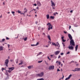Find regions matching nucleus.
Masks as SVG:
<instances>
[{
  "mask_svg": "<svg viewBox=\"0 0 80 80\" xmlns=\"http://www.w3.org/2000/svg\"><path fill=\"white\" fill-rule=\"evenodd\" d=\"M47 25H48L49 28H48V30H50V29H52L53 28L52 25H51L50 23H48L47 24Z\"/></svg>",
  "mask_w": 80,
  "mask_h": 80,
  "instance_id": "f257e3e1",
  "label": "nucleus"
},
{
  "mask_svg": "<svg viewBox=\"0 0 80 80\" xmlns=\"http://www.w3.org/2000/svg\"><path fill=\"white\" fill-rule=\"evenodd\" d=\"M43 75H44V73L42 72L40 74H37L36 76H37V77H42V76H43Z\"/></svg>",
  "mask_w": 80,
  "mask_h": 80,
  "instance_id": "f03ea898",
  "label": "nucleus"
},
{
  "mask_svg": "<svg viewBox=\"0 0 80 80\" xmlns=\"http://www.w3.org/2000/svg\"><path fill=\"white\" fill-rule=\"evenodd\" d=\"M70 45L72 46H75V42L73 39L71 40L70 41Z\"/></svg>",
  "mask_w": 80,
  "mask_h": 80,
  "instance_id": "7ed1b4c3",
  "label": "nucleus"
},
{
  "mask_svg": "<svg viewBox=\"0 0 80 80\" xmlns=\"http://www.w3.org/2000/svg\"><path fill=\"white\" fill-rule=\"evenodd\" d=\"M9 62V60H8V59H7L5 60V64L6 66L7 67H8V64Z\"/></svg>",
  "mask_w": 80,
  "mask_h": 80,
  "instance_id": "20e7f679",
  "label": "nucleus"
},
{
  "mask_svg": "<svg viewBox=\"0 0 80 80\" xmlns=\"http://www.w3.org/2000/svg\"><path fill=\"white\" fill-rule=\"evenodd\" d=\"M48 69L49 70H53L54 69V66L53 65L50 66Z\"/></svg>",
  "mask_w": 80,
  "mask_h": 80,
  "instance_id": "39448f33",
  "label": "nucleus"
},
{
  "mask_svg": "<svg viewBox=\"0 0 80 80\" xmlns=\"http://www.w3.org/2000/svg\"><path fill=\"white\" fill-rule=\"evenodd\" d=\"M51 6L52 7H55V3H54V2H53V1H52V0H51Z\"/></svg>",
  "mask_w": 80,
  "mask_h": 80,
  "instance_id": "423d86ee",
  "label": "nucleus"
},
{
  "mask_svg": "<svg viewBox=\"0 0 80 80\" xmlns=\"http://www.w3.org/2000/svg\"><path fill=\"white\" fill-rule=\"evenodd\" d=\"M68 48L69 50H73L74 48L73 46H69Z\"/></svg>",
  "mask_w": 80,
  "mask_h": 80,
  "instance_id": "0eeeda50",
  "label": "nucleus"
},
{
  "mask_svg": "<svg viewBox=\"0 0 80 80\" xmlns=\"http://www.w3.org/2000/svg\"><path fill=\"white\" fill-rule=\"evenodd\" d=\"M60 51H56L54 52V54L55 55H57L58 54H59V53H60Z\"/></svg>",
  "mask_w": 80,
  "mask_h": 80,
  "instance_id": "6e6552de",
  "label": "nucleus"
},
{
  "mask_svg": "<svg viewBox=\"0 0 80 80\" xmlns=\"http://www.w3.org/2000/svg\"><path fill=\"white\" fill-rule=\"evenodd\" d=\"M68 37L71 40H72V35H71V34H68Z\"/></svg>",
  "mask_w": 80,
  "mask_h": 80,
  "instance_id": "1a4fd4ad",
  "label": "nucleus"
},
{
  "mask_svg": "<svg viewBox=\"0 0 80 80\" xmlns=\"http://www.w3.org/2000/svg\"><path fill=\"white\" fill-rule=\"evenodd\" d=\"M64 38V36H62V37H61V39H62L63 42H66V40H64V39H63Z\"/></svg>",
  "mask_w": 80,
  "mask_h": 80,
  "instance_id": "9d476101",
  "label": "nucleus"
},
{
  "mask_svg": "<svg viewBox=\"0 0 80 80\" xmlns=\"http://www.w3.org/2000/svg\"><path fill=\"white\" fill-rule=\"evenodd\" d=\"M37 4L38 7H40L41 6V3H40V2H39V1L37 2Z\"/></svg>",
  "mask_w": 80,
  "mask_h": 80,
  "instance_id": "9b49d317",
  "label": "nucleus"
},
{
  "mask_svg": "<svg viewBox=\"0 0 80 80\" xmlns=\"http://www.w3.org/2000/svg\"><path fill=\"white\" fill-rule=\"evenodd\" d=\"M76 71L77 72H80V68H76Z\"/></svg>",
  "mask_w": 80,
  "mask_h": 80,
  "instance_id": "f8f14e48",
  "label": "nucleus"
},
{
  "mask_svg": "<svg viewBox=\"0 0 80 80\" xmlns=\"http://www.w3.org/2000/svg\"><path fill=\"white\" fill-rule=\"evenodd\" d=\"M8 69L9 70H11V71H12V70H14V67L9 68Z\"/></svg>",
  "mask_w": 80,
  "mask_h": 80,
  "instance_id": "ddd939ff",
  "label": "nucleus"
},
{
  "mask_svg": "<svg viewBox=\"0 0 80 80\" xmlns=\"http://www.w3.org/2000/svg\"><path fill=\"white\" fill-rule=\"evenodd\" d=\"M48 38L49 40L51 41V38H50V35H48Z\"/></svg>",
  "mask_w": 80,
  "mask_h": 80,
  "instance_id": "4468645a",
  "label": "nucleus"
},
{
  "mask_svg": "<svg viewBox=\"0 0 80 80\" xmlns=\"http://www.w3.org/2000/svg\"><path fill=\"white\" fill-rule=\"evenodd\" d=\"M20 62H21V63L19 64V65H22V64H23V61L22 60H21L20 61Z\"/></svg>",
  "mask_w": 80,
  "mask_h": 80,
  "instance_id": "2eb2a0df",
  "label": "nucleus"
},
{
  "mask_svg": "<svg viewBox=\"0 0 80 80\" xmlns=\"http://www.w3.org/2000/svg\"><path fill=\"white\" fill-rule=\"evenodd\" d=\"M78 45H77L75 47V51H76V52L77 51V50L78 49Z\"/></svg>",
  "mask_w": 80,
  "mask_h": 80,
  "instance_id": "dca6fc26",
  "label": "nucleus"
},
{
  "mask_svg": "<svg viewBox=\"0 0 80 80\" xmlns=\"http://www.w3.org/2000/svg\"><path fill=\"white\" fill-rule=\"evenodd\" d=\"M52 45H54L55 47H57V44L54 42H52Z\"/></svg>",
  "mask_w": 80,
  "mask_h": 80,
  "instance_id": "f3484780",
  "label": "nucleus"
},
{
  "mask_svg": "<svg viewBox=\"0 0 80 80\" xmlns=\"http://www.w3.org/2000/svg\"><path fill=\"white\" fill-rule=\"evenodd\" d=\"M42 52H40L39 53H38L37 55V57H38V56L39 55H40L41 54H42Z\"/></svg>",
  "mask_w": 80,
  "mask_h": 80,
  "instance_id": "a211bd4d",
  "label": "nucleus"
},
{
  "mask_svg": "<svg viewBox=\"0 0 80 80\" xmlns=\"http://www.w3.org/2000/svg\"><path fill=\"white\" fill-rule=\"evenodd\" d=\"M57 47H60V44H59V43H58V42L57 43Z\"/></svg>",
  "mask_w": 80,
  "mask_h": 80,
  "instance_id": "6ab92c4d",
  "label": "nucleus"
},
{
  "mask_svg": "<svg viewBox=\"0 0 80 80\" xmlns=\"http://www.w3.org/2000/svg\"><path fill=\"white\" fill-rule=\"evenodd\" d=\"M3 48L2 46H0V51L3 50Z\"/></svg>",
  "mask_w": 80,
  "mask_h": 80,
  "instance_id": "aec40b11",
  "label": "nucleus"
},
{
  "mask_svg": "<svg viewBox=\"0 0 80 80\" xmlns=\"http://www.w3.org/2000/svg\"><path fill=\"white\" fill-rule=\"evenodd\" d=\"M46 17H47V19H48L49 18H50V16H49V15L48 14L47 15H46Z\"/></svg>",
  "mask_w": 80,
  "mask_h": 80,
  "instance_id": "412c9836",
  "label": "nucleus"
},
{
  "mask_svg": "<svg viewBox=\"0 0 80 80\" xmlns=\"http://www.w3.org/2000/svg\"><path fill=\"white\" fill-rule=\"evenodd\" d=\"M5 74L6 75H7L8 77H9V74H8V72H6Z\"/></svg>",
  "mask_w": 80,
  "mask_h": 80,
  "instance_id": "4be33fe9",
  "label": "nucleus"
},
{
  "mask_svg": "<svg viewBox=\"0 0 80 80\" xmlns=\"http://www.w3.org/2000/svg\"><path fill=\"white\" fill-rule=\"evenodd\" d=\"M23 40H24V41H27V37H26L24 38H23Z\"/></svg>",
  "mask_w": 80,
  "mask_h": 80,
  "instance_id": "5701e85b",
  "label": "nucleus"
},
{
  "mask_svg": "<svg viewBox=\"0 0 80 80\" xmlns=\"http://www.w3.org/2000/svg\"><path fill=\"white\" fill-rule=\"evenodd\" d=\"M50 18L52 19H54V16H51Z\"/></svg>",
  "mask_w": 80,
  "mask_h": 80,
  "instance_id": "b1692460",
  "label": "nucleus"
},
{
  "mask_svg": "<svg viewBox=\"0 0 80 80\" xmlns=\"http://www.w3.org/2000/svg\"><path fill=\"white\" fill-rule=\"evenodd\" d=\"M32 66H28V69H30V68H32Z\"/></svg>",
  "mask_w": 80,
  "mask_h": 80,
  "instance_id": "393cba45",
  "label": "nucleus"
},
{
  "mask_svg": "<svg viewBox=\"0 0 80 80\" xmlns=\"http://www.w3.org/2000/svg\"><path fill=\"white\" fill-rule=\"evenodd\" d=\"M37 80H44V79L43 78H41L40 79H37Z\"/></svg>",
  "mask_w": 80,
  "mask_h": 80,
  "instance_id": "a878e982",
  "label": "nucleus"
},
{
  "mask_svg": "<svg viewBox=\"0 0 80 80\" xmlns=\"http://www.w3.org/2000/svg\"><path fill=\"white\" fill-rule=\"evenodd\" d=\"M72 71H73V72H77L76 68H75L74 69V70H71Z\"/></svg>",
  "mask_w": 80,
  "mask_h": 80,
  "instance_id": "bb28decb",
  "label": "nucleus"
},
{
  "mask_svg": "<svg viewBox=\"0 0 80 80\" xmlns=\"http://www.w3.org/2000/svg\"><path fill=\"white\" fill-rule=\"evenodd\" d=\"M39 45V42H37L36 45H35L36 46H37V45Z\"/></svg>",
  "mask_w": 80,
  "mask_h": 80,
  "instance_id": "cd10ccee",
  "label": "nucleus"
},
{
  "mask_svg": "<svg viewBox=\"0 0 80 80\" xmlns=\"http://www.w3.org/2000/svg\"><path fill=\"white\" fill-rule=\"evenodd\" d=\"M71 77H72V75H71V74H70V75H69V76H68V78H69V79H70Z\"/></svg>",
  "mask_w": 80,
  "mask_h": 80,
  "instance_id": "c85d7f7f",
  "label": "nucleus"
},
{
  "mask_svg": "<svg viewBox=\"0 0 80 80\" xmlns=\"http://www.w3.org/2000/svg\"><path fill=\"white\" fill-rule=\"evenodd\" d=\"M16 61L17 63H18V59H16Z\"/></svg>",
  "mask_w": 80,
  "mask_h": 80,
  "instance_id": "c756f323",
  "label": "nucleus"
},
{
  "mask_svg": "<svg viewBox=\"0 0 80 80\" xmlns=\"http://www.w3.org/2000/svg\"><path fill=\"white\" fill-rule=\"evenodd\" d=\"M45 63H46V64L47 65H48V63H47V62L46 61H45Z\"/></svg>",
  "mask_w": 80,
  "mask_h": 80,
  "instance_id": "7c9ffc66",
  "label": "nucleus"
},
{
  "mask_svg": "<svg viewBox=\"0 0 80 80\" xmlns=\"http://www.w3.org/2000/svg\"><path fill=\"white\" fill-rule=\"evenodd\" d=\"M69 79H70V78H68V77L67 78H66V79H65V80H68Z\"/></svg>",
  "mask_w": 80,
  "mask_h": 80,
  "instance_id": "2f4dec72",
  "label": "nucleus"
},
{
  "mask_svg": "<svg viewBox=\"0 0 80 80\" xmlns=\"http://www.w3.org/2000/svg\"><path fill=\"white\" fill-rule=\"evenodd\" d=\"M31 46H32V47H34L36 46H35V45H34V44H31Z\"/></svg>",
  "mask_w": 80,
  "mask_h": 80,
  "instance_id": "473e14b6",
  "label": "nucleus"
},
{
  "mask_svg": "<svg viewBox=\"0 0 80 80\" xmlns=\"http://www.w3.org/2000/svg\"><path fill=\"white\" fill-rule=\"evenodd\" d=\"M38 63H41V62H42V61H39L38 62Z\"/></svg>",
  "mask_w": 80,
  "mask_h": 80,
  "instance_id": "72a5a7b5",
  "label": "nucleus"
},
{
  "mask_svg": "<svg viewBox=\"0 0 80 80\" xmlns=\"http://www.w3.org/2000/svg\"><path fill=\"white\" fill-rule=\"evenodd\" d=\"M11 12L12 13V14H15V12L12 11Z\"/></svg>",
  "mask_w": 80,
  "mask_h": 80,
  "instance_id": "f704fd0d",
  "label": "nucleus"
},
{
  "mask_svg": "<svg viewBox=\"0 0 80 80\" xmlns=\"http://www.w3.org/2000/svg\"><path fill=\"white\" fill-rule=\"evenodd\" d=\"M67 55H68V54H70V52H68L67 53H66Z\"/></svg>",
  "mask_w": 80,
  "mask_h": 80,
  "instance_id": "c9c22d12",
  "label": "nucleus"
},
{
  "mask_svg": "<svg viewBox=\"0 0 80 80\" xmlns=\"http://www.w3.org/2000/svg\"><path fill=\"white\" fill-rule=\"evenodd\" d=\"M7 71L8 72V73H10V72H12V71H10V70H8Z\"/></svg>",
  "mask_w": 80,
  "mask_h": 80,
  "instance_id": "e433bc0d",
  "label": "nucleus"
},
{
  "mask_svg": "<svg viewBox=\"0 0 80 80\" xmlns=\"http://www.w3.org/2000/svg\"><path fill=\"white\" fill-rule=\"evenodd\" d=\"M5 39H3L2 40V42H4V41H5Z\"/></svg>",
  "mask_w": 80,
  "mask_h": 80,
  "instance_id": "4c0bfd02",
  "label": "nucleus"
},
{
  "mask_svg": "<svg viewBox=\"0 0 80 80\" xmlns=\"http://www.w3.org/2000/svg\"><path fill=\"white\" fill-rule=\"evenodd\" d=\"M9 39H10V38L7 37H6V40H9Z\"/></svg>",
  "mask_w": 80,
  "mask_h": 80,
  "instance_id": "58836bf2",
  "label": "nucleus"
},
{
  "mask_svg": "<svg viewBox=\"0 0 80 80\" xmlns=\"http://www.w3.org/2000/svg\"><path fill=\"white\" fill-rule=\"evenodd\" d=\"M63 78H64V76H63V74H62V77L61 78L62 79H63Z\"/></svg>",
  "mask_w": 80,
  "mask_h": 80,
  "instance_id": "ea45409f",
  "label": "nucleus"
},
{
  "mask_svg": "<svg viewBox=\"0 0 80 80\" xmlns=\"http://www.w3.org/2000/svg\"><path fill=\"white\" fill-rule=\"evenodd\" d=\"M63 78H64V76H63V74H62V77L61 78L62 79H63Z\"/></svg>",
  "mask_w": 80,
  "mask_h": 80,
  "instance_id": "a19ab883",
  "label": "nucleus"
},
{
  "mask_svg": "<svg viewBox=\"0 0 80 80\" xmlns=\"http://www.w3.org/2000/svg\"><path fill=\"white\" fill-rule=\"evenodd\" d=\"M60 70L59 68H58L57 72H60Z\"/></svg>",
  "mask_w": 80,
  "mask_h": 80,
  "instance_id": "79ce46f5",
  "label": "nucleus"
},
{
  "mask_svg": "<svg viewBox=\"0 0 80 80\" xmlns=\"http://www.w3.org/2000/svg\"><path fill=\"white\" fill-rule=\"evenodd\" d=\"M3 70H5V69L4 68H2V72H3Z\"/></svg>",
  "mask_w": 80,
  "mask_h": 80,
  "instance_id": "37998d69",
  "label": "nucleus"
},
{
  "mask_svg": "<svg viewBox=\"0 0 80 80\" xmlns=\"http://www.w3.org/2000/svg\"><path fill=\"white\" fill-rule=\"evenodd\" d=\"M18 13H21V11H18Z\"/></svg>",
  "mask_w": 80,
  "mask_h": 80,
  "instance_id": "c03bdc74",
  "label": "nucleus"
},
{
  "mask_svg": "<svg viewBox=\"0 0 80 80\" xmlns=\"http://www.w3.org/2000/svg\"><path fill=\"white\" fill-rule=\"evenodd\" d=\"M48 58L49 60H51V59L49 58V57H48Z\"/></svg>",
  "mask_w": 80,
  "mask_h": 80,
  "instance_id": "a18cd8bd",
  "label": "nucleus"
},
{
  "mask_svg": "<svg viewBox=\"0 0 80 80\" xmlns=\"http://www.w3.org/2000/svg\"><path fill=\"white\" fill-rule=\"evenodd\" d=\"M69 30H70V28H71V26L69 25Z\"/></svg>",
  "mask_w": 80,
  "mask_h": 80,
  "instance_id": "49530a36",
  "label": "nucleus"
},
{
  "mask_svg": "<svg viewBox=\"0 0 80 80\" xmlns=\"http://www.w3.org/2000/svg\"><path fill=\"white\" fill-rule=\"evenodd\" d=\"M63 54H64V53H61V55H63Z\"/></svg>",
  "mask_w": 80,
  "mask_h": 80,
  "instance_id": "de8ad7c7",
  "label": "nucleus"
},
{
  "mask_svg": "<svg viewBox=\"0 0 80 80\" xmlns=\"http://www.w3.org/2000/svg\"><path fill=\"white\" fill-rule=\"evenodd\" d=\"M8 48H10V44H8Z\"/></svg>",
  "mask_w": 80,
  "mask_h": 80,
  "instance_id": "09e8293b",
  "label": "nucleus"
},
{
  "mask_svg": "<svg viewBox=\"0 0 80 80\" xmlns=\"http://www.w3.org/2000/svg\"><path fill=\"white\" fill-rule=\"evenodd\" d=\"M53 15H54V16H55L56 15V14L55 13H53Z\"/></svg>",
  "mask_w": 80,
  "mask_h": 80,
  "instance_id": "8fccbe9b",
  "label": "nucleus"
},
{
  "mask_svg": "<svg viewBox=\"0 0 80 80\" xmlns=\"http://www.w3.org/2000/svg\"><path fill=\"white\" fill-rule=\"evenodd\" d=\"M64 33H67V32L64 31Z\"/></svg>",
  "mask_w": 80,
  "mask_h": 80,
  "instance_id": "3c124183",
  "label": "nucleus"
},
{
  "mask_svg": "<svg viewBox=\"0 0 80 80\" xmlns=\"http://www.w3.org/2000/svg\"><path fill=\"white\" fill-rule=\"evenodd\" d=\"M34 6H37V4L36 3L34 4Z\"/></svg>",
  "mask_w": 80,
  "mask_h": 80,
  "instance_id": "603ef678",
  "label": "nucleus"
},
{
  "mask_svg": "<svg viewBox=\"0 0 80 80\" xmlns=\"http://www.w3.org/2000/svg\"><path fill=\"white\" fill-rule=\"evenodd\" d=\"M61 57V56H59L58 57V58H60Z\"/></svg>",
  "mask_w": 80,
  "mask_h": 80,
  "instance_id": "864d4df0",
  "label": "nucleus"
},
{
  "mask_svg": "<svg viewBox=\"0 0 80 80\" xmlns=\"http://www.w3.org/2000/svg\"><path fill=\"white\" fill-rule=\"evenodd\" d=\"M51 57L52 58V57H53V55H50Z\"/></svg>",
  "mask_w": 80,
  "mask_h": 80,
  "instance_id": "5fc2aeb1",
  "label": "nucleus"
},
{
  "mask_svg": "<svg viewBox=\"0 0 80 80\" xmlns=\"http://www.w3.org/2000/svg\"><path fill=\"white\" fill-rule=\"evenodd\" d=\"M70 12L71 13H72V12H73V11L71 10V11H70Z\"/></svg>",
  "mask_w": 80,
  "mask_h": 80,
  "instance_id": "6e6d98bb",
  "label": "nucleus"
},
{
  "mask_svg": "<svg viewBox=\"0 0 80 80\" xmlns=\"http://www.w3.org/2000/svg\"><path fill=\"white\" fill-rule=\"evenodd\" d=\"M60 63H61V62H58V64H59V65H60Z\"/></svg>",
  "mask_w": 80,
  "mask_h": 80,
  "instance_id": "4d7b16f0",
  "label": "nucleus"
},
{
  "mask_svg": "<svg viewBox=\"0 0 80 80\" xmlns=\"http://www.w3.org/2000/svg\"><path fill=\"white\" fill-rule=\"evenodd\" d=\"M28 10L27 9L25 11V12H27V11Z\"/></svg>",
  "mask_w": 80,
  "mask_h": 80,
  "instance_id": "13d9d810",
  "label": "nucleus"
},
{
  "mask_svg": "<svg viewBox=\"0 0 80 80\" xmlns=\"http://www.w3.org/2000/svg\"><path fill=\"white\" fill-rule=\"evenodd\" d=\"M37 23H38V22L36 21V24H37Z\"/></svg>",
  "mask_w": 80,
  "mask_h": 80,
  "instance_id": "bf43d9fd",
  "label": "nucleus"
},
{
  "mask_svg": "<svg viewBox=\"0 0 80 80\" xmlns=\"http://www.w3.org/2000/svg\"><path fill=\"white\" fill-rule=\"evenodd\" d=\"M46 47H47V48H48V46L46 45Z\"/></svg>",
  "mask_w": 80,
  "mask_h": 80,
  "instance_id": "052dcab7",
  "label": "nucleus"
},
{
  "mask_svg": "<svg viewBox=\"0 0 80 80\" xmlns=\"http://www.w3.org/2000/svg\"><path fill=\"white\" fill-rule=\"evenodd\" d=\"M42 34L43 35H45V34L44 33H43Z\"/></svg>",
  "mask_w": 80,
  "mask_h": 80,
  "instance_id": "680f3d73",
  "label": "nucleus"
},
{
  "mask_svg": "<svg viewBox=\"0 0 80 80\" xmlns=\"http://www.w3.org/2000/svg\"><path fill=\"white\" fill-rule=\"evenodd\" d=\"M79 64H76V66H78V65H79Z\"/></svg>",
  "mask_w": 80,
  "mask_h": 80,
  "instance_id": "e2e57ef3",
  "label": "nucleus"
},
{
  "mask_svg": "<svg viewBox=\"0 0 80 80\" xmlns=\"http://www.w3.org/2000/svg\"><path fill=\"white\" fill-rule=\"evenodd\" d=\"M63 46L64 47H65V44H63Z\"/></svg>",
  "mask_w": 80,
  "mask_h": 80,
  "instance_id": "0e129e2a",
  "label": "nucleus"
},
{
  "mask_svg": "<svg viewBox=\"0 0 80 80\" xmlns=\"http://www.w3.org/2000/svg\"><path fill=\"white\" fill-rule=\"evenodd\" d=\"M26 8H24V10H26Z\"/></svg>",
  "mask_w": 80,
  "mask_h": 80,
  "instance_id": "69168bd1",
  "label": "nucleus"
},
{
  "mask_svg": "<svg viewBox=\"0 0 80 80\" xmlns=\"http://www.w3.org/2000/svg\"><path fill=\"white\" fill-rule=\"evenodd\" d=\"M8 59H10V57L9 56H8Z\"/></svg>",
  "mask_w": 80,
  "mask_h": 80,
  "instance_id": "338daca9",
  "label": "nucleus"
},
{
  "mask_svg": "<svg viewBox=\"0 0 80 80\" xmlns=\"http://www.w3.org/2000/svg\"><path fill=\"white\" fill-rule=\"evenodd\" d=\"M3 5H5V2H3Z\"/></svg>",
  "mask_w": 80,
  "mask_h": 80,
  "instance_id": "774afa93",
  "label": "nucleus"
}]
</instances>
